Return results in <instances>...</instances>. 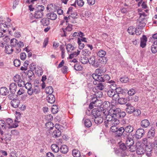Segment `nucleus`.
<instances>
[{"mask_svg": "<svg viewBox=\"0 0 157 157\" xmlns=\"http://www.w3.org/2000/svg\"><path fill=\"white\" fill-rule=\"evenodd\" d=\"M155 129L153 128H151L148 132L147 138L148 139H152L155 136Z\"/></svg>", "mask_w": 157, "mask_h": 157, "instance_id": "obj_15", "label": "nucleus"}, {"mask_svg": "<svg viewBox=\"0 0 157 157\" xmlns=\"http://www.w3.org/2000/svg\"><path fill=\"white\" fill-rule=\"evenodd\" d=\"M102 113L104 115V117L105 119L104 122L105 125L108 124V123L114 118V116L110 112L109 110H105L104 109L101 111Z\"/></svg>", "mask_w": 157, "mask_h": 157, "instance_id": "obj_3", "label": "nucleus"}, {"mask_svg": "<svg viewBox=\"0 0 157 157\" xmlns=\"http://www.w3.org/2000/svg\"><path fill=\"white\" fill-rule=\"evenodd\" d=\"M0 27L1 30L4 29L5 27L9 28L11 27V25H10L6 24H0Z\"/></svg>", "mask_w": 157, "mask_h": 157, "instance_id": "obj_56", "label": "nucleus"}, {"mask_svg": "<svg viewBox=\"0 0 157 157\" xmlns=\"http://www.w3.org/2000/svg\"><path fill=\"white\" fill-rule=\"evenodd\" d=\"M5 51L8 54H11L13 51V48L10 45H7L6 46V48L5 49Z\"/></svg>", "mask_w": 157, "mask_h": 157, "instance_id": "obj_24", "label": "nucleus"}, {"mask_svg": "<svg viewBox=\"0 0 157 157\" xmlns=\"http://www.w3.org/2000/svg\"><path fill=\"white\" fill-rule=\"evenodd\" d=\"M106 71V70L105 68H101L96 69L95 72L98 73V74H101L105 73Z\"/></svg>", "mask_w": 157, "mask_h": 157, "instance_id": "obj_50", "label": "nucleus"}, {"mask_svg": "<svg viewBox=\"0 0 157 157\" xmlns=\"http://www.w3.org/2000/svg\"><path fill=\"white\" fill-rule=\"evenodd\" d=\"M129 80V79L128 77L121 78L120 79L121 82L123 83H126Z\"/></svg>", "mask_w": 157, "mask_h": 157, "instance_id": "obj_61", "label": "nucleus"}, {"mask_svg": "<svg viewBox=\"0 0 157 157\" xmlns=\"http://www.w3.org/2000/svg\"><path fill=\"white\" fill-rule=\"evenodd\" d=\"M128 147V150L130 151L134 152L136 150V147L132 145V146Z\"/></svg>", "mask_w": 157, "mask_h": 157, "instance_id": "obj_60", "label": "nucleus"}, {"mask_svg": "<svg viewBox=\"0 0 157 157\" xmlns=\"http://www.w3.org/2000/svg\"><path fill=\"white\" fill-rule=\"evenodd\" d=\"M93 115L94 117V121L96 124H101L103 121V118L101 116V111L100 112L98 110L96 111H94L93 112Z\"/></svg>", "mask_w": 157, "mask_h": 157, "instance_id": "obj_2", "label": "nucleus"}, {"mask_svg": "<svg viewBox=\"0 0 157 157\" xmlns=\"http://www.w3.org/2000/svg\"><path fill=\"white\" fill-rule=\"evenodd\" d=\"M141 127L143 128H147L150 125V123L149 121L147 119H144L140 123Z\"/></svg>", "mask_w": 157, "mask_h": 157, "instance_id": "obj_16", "label": "nucleus"}, {"mask_svg": "<svg viewBox=\"0 0 157 157\" xmlns=\"http://www.w3.org/2000/svg\"><path fill=\"white\" fill-rule=\"evenodd\" d=\"M20 104V101L17 98L13 99L11 102V104L13 108H17Z\"/></svg>", "mask_w": 157, "mask_h": 157, "instance_id": "obj_13", "label": "nucleus"}, {"mask_svg": "<svg viewBox=\"0 0 157 157\" xmlns=\"http://www.w3.org/2000/svg\"><path fill=\"white\" fill-rule=\"evenodd\" d=\"M9 92L8 90L6 87H2L0 88V94L2 95H6Z\"/></svg>", "mask_w": 157, "mask_h": 157, "instance_id": "obj_25", "label": "nucleus"}, {"mask_svg": "<svg viewBox=\"0 0 157 157\" xmlns=\"http://www.w3.org/2000/svg\"><path fill=\"white\" fill-rule=\"evenodd\" d=\"M72 25H69L65 29L62 28V29L64 33V34L62 35V36H66L67 34V32H70L72 30Z\"/></svg>", "mask_w": 157, "mask_h": 157, "instance_id": "obj_18", "label": "nucleus"}, {"mask_svg": "<svg viewBox=\"0 0 157 157\" xmlns=\"http://www.w3.org/2000/svg\"><path fill=\"white\" fill-rule=\"evenodd\" d=\"M74 69L76 71L80 70L82 69V67L78 64L76 63L74 66Z\"/></svg>", "mask_w": 157, "mask_h": 157, "instance_id": "obj_63", "label": "nucleus"}, {"mask_svg": "<svg viewBox=\"0 0 157 157\" xmlns=\"http://www.w3.org/2000/svg\"><path fill=\"white\" fill-rule=\"evenodd\" d=\"M38 9L35 11L34 15L36 18L38 19L42 18L44 15L43 11L44 9V7L43 5H38Z\"/></svg>", "mask_w": 157, "mask_h": 157, "instance_id": "obj_4", "label": "nucleus"}, {"mask_svg": "<svg viewBox=\"0 0 157 157\" xmlns=\"http://www.w3.org/2000/svg\"><path fill=\"white\" fill-rule=\"evenodd\" d=\"M136 29L133 28V26H130L128 28V31L130 34L133 35L134 34Z\"/></svg>", "mask_w": 157, "mask_h": 157, "instance_id": "obj_43", "label": "nucleus"}, {"mask_svg": "<svg viewBox=\"0 0 157 157\" xmlns=\"http://www.w3.org/2000/svg\"><path fill=\"white\" fill-rule=\"evenodd\" d=\"M72 154L75 157H79L80 156L79 151L77 149H74L72 151Z\"/></svg>", "mask_w": 157, "mask_h": 157, "instance_id": "obj_41", "label": "nucleus"}, {"mask_svg": "<svg viewBox=\"0 0 157 157\" xmlns=\"http://www.w3.org/2000/svg\"><path fill=\"white\" fill-rule=\"evenodd\" d=\"M118 102L121 105H124L127 102V99L126 98H118Z\"/></svg>", "mask_w": 157, "mask_h": 157, "instance_id": "obj_37", "label": "nucleus"}, {"mask_svg": "<svg viewBox=\"0 0 157 157\" xmlns=\"http://www.w3.org/2000/svg\"><path fill=\"white\" fill-rule=\"evenodd\" d=\"M144 134V129L140 128H138L136 132L135 136L138 139L141 138Z\"/></svg>", "mask_w": 157, "mask_h": 157, "instance_id": "obj_10", "label": "nucleus"}, {"mask_svg": "<svg viewBox=\"0 0 157 157\" xmlns=\"http://www.w3.org/2000/svg\"><path fill=\"white\" fill-rule=\"evenodd\" d=\"M47 16L49 19L51 20H55L56 19L57 17L56 14L53 12L48 13L47 14Z\"/></svg>", "mask_w": 157, "mask_h": 157, "instance_id": "obj_27", "label": "nucleus"}, {"mask_svg": "<svg viewBox=\"0 0 157 157\" xmlns=\"http://www.w3.org/2000/svg\"><path fill=\"white\" fill-rule=\"evenodd\" d=\"M10 40V39L7 36H6L3 38V40L4 41H1L0 43V46L2 48L4 47L5 46V48H6V46H7V44L5 41L7 42L9 41Z\"/></svg>", "mask_w": 157, "mask_h": 157, "instance_id": "obj_29", "label": "nucleus"}, {"mask_svg": "<svg viewBox=\"0 0 157 157\" xmlns=\"http://www.w3.org/2000/svg\"><path fill=\"white\" fill-rule=\"evenodd\" d=\"M80 51L77 50V52H75L73 53L72 54H71L69 56V58L72 59L74 57H76L79 54Z\"/></svg>", "mask_w": 157, "mask_h": 157, "instance_id": "obj_45", "label": "nucleus"}, {"mask_svg": "<svg viewBox=\"0 0 157 157\" xmlns=\"http://www.w3.org/2000/svg\"><path fill=\"white\" fill-rule=\"evenodd\" d=\"M45 91L47 94H52L53 92V89L52 86H49L46 88Z\"/></svg>", "mask_w": 157, "mask_h": 157, "instance_id": "obj_47", "label": "nucleus"}, {"mask_svg": "<svg viewBox=\"0 0 157 157\" xmlns=\"http://www.w3.org/2000/svg\"><path fill=\"white\" fill-rule=\"evenodd\" d=\"M71 16H69L68 17L66 16L64 17V19L66 20L67 23L68 22V20L70 19L71 17L73 18H77V14L76 13H71Z\"/></svg>", "mask_w": 157, "mask_h": 157, "instance_id": "obj_34", "label": "nucleus"}, {"mask_svg": "<svg viewBox=\"0 0 157 157\" xmlns=\"http://www.w3.org/2000/svg\"><path fill=\"white\" fill-rule=\"evenodd\" d=\"M48 102L51 103H53L55 101V98L52 94H49L47 97V99Z\"/></svg>", "mask_w": 157, "mask_h": 157, "instance_id": "obj_23", "label": "nucleus"}, {"mask_svg": "<svg viewBox=\"0 0 157 157\" xmlns=\"http://www.w3.org/2000/svg\"><path fill=\"white\" fill-rule=\"evenodd\" d=\"M133 127L131 125H128L124 128V131L125 132L130 133L132 132L133 131Z\"/></svg>", "mask_w": 157, "mask_h": 157, "instance_id": "obj_28", "label": "nucleus"}, {"mask_svg": "<svg viewBox=\"0 0 157 157\" xmlns=\"http://www.w3.org/2000/svg\"><path fill=\"white\" fill-rule=\"evenodd\" d=\"M104 84L101 82H98V85L96 86V88L100 90H102L104 88Z\"/></svg>", "mask_w": 157, "mask_h": 157, "instance_id": "obj_48", "label": "nucleus"}, {"mask_svg": "<svg viewBox=\"0 0 157 157\" xmlns=\"http://www.w3.org/2000/svg\"><path fill=\"white\" fill-rule=\"evenodd\" d=\"M78 43L79 45V48L80 49H82L84 47V44L80 41V40L79 39Z\"/></svg>", "mask_w": 157, "mask_h": 157, "instance_id": "obj_62", "label": "nucleus"}, {"mask_svg": "<svg viewBox=\"0 0 157 157\" xmlns=\"http://www.w3.org/2000/svg\"><path fill=\"white\" fill-rule=\"evenodd\" d=\"M61 135L60 130L55 129L52 133V137L55 138H57Z\"/></svg>", "mask_w": 157, "mask_h": 157, "instance_id": "obj_20", "label": "nucleus"}, {"mask_svg": "<svg viewBox=\"0 0 157 157\" xmlns=\"http://www.w3.org/2000/svg\"><path fill=\"white\" fill-rule=\"evenodd\" d=\"M99 60L100 61L99 63H101L103 64H105L107 61V59L105 57H101Z\"/></svg>", "mask_w": 157, "mask_h": 157, "instance_id": "obj_52", "label": "nucleus"}, {"mask_svg": "<svg viewBox=\"0 0 157 157\" xmlns=\"http://www.w3.org/2000/svg\"><path fill=\"white\" fill-rule=\"evenodd\" d=\"M17 88V85L15 83H12L10 85L9 89L10 93H15Z\"/></svg>", "mask_w": 157, "mask_h": 157, "instance_id": "obj_21", "label": "nucleus"}, {"mask_svg": "<svg viewBox=\"0 0 157 157\" xmlns=\"http://www.w3.org/2000/svg\"><path fill=\"white\" fill-rule=\"evenodd\" d=\"M13 63L16 67L19 66L21 64L20 61L18 59H15L13 61Z\"/></svg>", "mask_w": 157, "mask_h": 157, "instance_id": "obj_57", "label": "nucleus"}, {"mask_svg": "<svg viewBox=\"0 0 157 157\" xmlns=\"http://www.w3.org/2000/svg\"><path fill=\"white\" fill-rule=\"evenodd\" d=\"M18 44L17 40L15 38H13L10 41V45L13 48L16 47Z\"/></svg>", "mask_w": 157, "mask_h": 157, "instance_id": "obj_35", "label": "nucleus"}, {"mask_svg": "<svg viewBox=\"0 0 157 157\" xmlns=\"http://www.w3.org/2000/svg\"><path fill=\"white\" fill-rule=\"evenodd\" d=\"M79 60L83 64H86L89 61L88 58L84 56L81 57L80 59Z\"/></svg>", "mask_w": 157, "mask_h": 157, "instance_id": "obj_36", "label": "nucleus"}, {"mask_svg": "<svg viewBox=\"0 0 157 157\" xmlns=\"http://www.w3.org/2000/svg\"><path fill=\"white\" fill-rule=\"evenodd\" d=\"M120 123L119 121L117 119L113 118L112 120L109 122L107 124L105 125L106 127H109L112 126H117Z\"/></svg>", "mask_w": 157, "mask_h": 157, "instance_id": "obj_11", "label": "nucleus"}, {"mask_svg": "<svg viewBox=\"0 0 157 157\" xmlns=\"http://www.w3.org/2000/svg\"><path fill=\"white\" fill-rule=\"evenodd\" d=\"M126 111L128 113L131 114L134 111L135 108L131 104L128 103L126 104Z\"/></svg>", "mask_w": 157, "mask_h": 157, "instance_id": "obj_12", "label": "nucleus"}, {"mask_svg": "<svg viewBox=\"0 0 157 157\" xmlns=\"http://www.w3.org/2000/svg\"><path fill=\"white\" fill-rule=\"evenodd\" d=\"M152 148L151 146L150 147L148 146H146L145 151L147 156H150L152 152Z\"/></svg>", "mask_w": 157, "mask_h": 157, "instance_id": "obj_32", "label": "nucleus"}, {"mask_svg": "<svg viewBox=\"0 0 157 157\" xmlns=\"http://www.w3.org/2000/svg\"><path fill=\"white\" fill-rule=\"evenodd\" d=\"M40 22L43 26H47L50 24V22L48 18H44L41 20Z\"/></svg>", "mask_w": 157, "mask_h": 157, "instance_id": "obj_26", "label": "nucleus"}, {"mask_svg": "<svg viewBox=\"0 0 157 157\" xmlns=\"http://www.w3.org/2000/svg\"><path fill=\"white\" fill-rule=\"evenodd\" d=\"M136 153L139 155L144 154L145 150L142 146V144L141 143L138 142L136 143Z\"/></svg>", "mask_w": 157, "mask_h": 157, "instance_id": "obj_7", "label": "nucleus"}, {"mask_svg": "<svg viewBox=\"0 0 157 157\" xmlns=\"http://www.w3.org/2000/svg\"><path fill=\"white\" fill-rule=\"evenodd\" d=\"M11 93L8 96V98L10 100H13V99H14V97L15 96V93Z\"/></svg>", "mask_w": 157, "mask_h": 157, "instance_id": "obj_64", "label": "nucleus"}, {"mask_svg": "<svg viewBox=\"0 0 157 157\" xmlns=\"http://www.w3.org/2000/svg\"><path fill=\"white\" fill-rule=\"evenodd\" d=\"M13 79L15 82L17 83V85L19 87H22L25 84V82L23 81L19 75H16L13 77Z\"/></svg>", "mask_w": 157, "mask_h": 157, "instance_id": "obj_6", "label": "nucleus"}, {"mask_svg": "<svg viewBox=\"0 0 157 157\" xmlns=\"http://www.w3.org/2000/svg\"><path fill=\"white\" fill-rule=\"evenodd\" d=\"M103 94L101 91H99L95 93L94 96L95 98H100L102 97Z\"/></svg>", "mask_w": 157, "mask_h": 157, "instance_id": "obj_49", "label": "nucleus"}, {"mask_svg": "<svg viewBox=\"0 0 157 157\" xmlns=\"http://www.w3.org/2000/svg\"><path fill=\"white\" fill-rule=\"evenodd\" d=\"M140 46L142 48H144L146 45V43L147 41V38L145 35H143L142 38H140Z\"/></svg>", "mask_w": 157, "mask_h": 157, "instance_id": "obj_22", "label": "nucleus"}, {"mask_svg": "<svg viewBox=\"0 0 157 157\" xmlns=\"http://www.w3.org/2000/svg\"><path fill=\"white\" fill-rule=\"evenodd\" d=\"M108 96L111 98H112L113 100L116 101L117 100L119 97L118 94L116 93L115 90H109L107 92Z\"/></svg>", "mask_w": 157, "mask_h": 157, "instance_id": "obj_8", "label": "nucleus"}, {"mask_svg": "<svg viewBox=\"0 0 157 157\" xmlns=\"http://www.w3.org/2000/svg\"><path fill=\"white\" fill-rule=\"evenodd\" d=\"M134 141L133 139L132 138V137H129V136L126 140V144L127 146L128 147L130 146H132L133 145Z\"/></svg>", "mask_w": 157, "mask_h": 157, "instance_id": "obj_19", "label": "nucleus"}, {"mask_svg": "<svg viewBox=\"0 0 157 157\" xmlns=\"http://www.w3.org/2000/svg\"><path fill=\"white\" fill-rule=\"evenodd\" d=\"M51 148L52 150L55 152H57L59 151V147L57 144H54L51 146Z\"/></svg>", "mask_w": 157, "mask_h": 157, "instance_id": "obj_38", "label": "nucleus"}, {"mask_svg": "<svg viewBox=\"0 0 157 157\" xmlns=\"http://www.w3.org/2000/svg\"><path fill=\"white\" fill-rule=\"evenodd\" d=\"M84 124L85 126L90 127L92 125V123L90 120L88 119H86L84 121Z\"/></svg>", "mask_w": 157, "mask_h": 157, "instance_id": "obj_42", "label": "nucleus"}, {"mask_svg": "<svg viewBox=\"0 0 157 157\" xmlns=\"http://www.w3.org/2000/svg\"><path fill=\"white\" fill-rule=\"evenodd\" d=\"M45 125L47 128L48 130H50L52 129L54 127V124L51 122L46 123Z\"/></svg>", "mask_w": 157, "mask_h": 157, "instance_id": "obj_39", "label": "nucleus"}, {"mask_svg": "<svg viewBox=\"0 0 157 157\" xmlns=\"http://www.w3.org/2000/svg\"><path fill=\"white\" fill-rule=\"evenodd\" d=\"M60 151L63 153L66 154L68 151V148L67 146L65 145H62L60 148Z\"/></svg>", "mask_w": 157, "mask_h": 157, "instance_id": "obj_30", "label": "nucleus"}, {"mask_svg": "<svg viewBox=\"0 0 157 157\" xmlns=\"http://www.w3.org/2000/svg\"><path fill=\"white\" fill-rule=\"evenodd\" d=\"M109 110L110 113L113 115H115L117 117L119 115V112L121 111V109L119 108H111Z\"/></svg>", "mask_w": 157, "mask_h": 157, "instance_id": "obj_14", "label": "nucleus"}, {"mask_svg": "<svg viewBox=\"0 0 157 157\" xmlns=\"http://www.w3.org/2000/svg\"><path fill=\"white\" fill-rule=\"evenodd\" d=\"M74 48V47L71 44H68L67 45L66 49L68 52L73 50Z\"/></svg>", "mask_w": 157, "mask_h": 157, "instance_id": "obj_53", "label": "nucleus"}, {"mask_svg": "<svg viewBox=\"0 0 157 157\" xmlns=\"http://www.w3.org/2000/svg\"><path fill=\"white\" fill-rule=\"evenodd\" d=\"M52 112L53 114H55L58 112V109L56 105H53L52 108Z\"/></svg>", "mask_w": 157, "mask_h": 157, "instance_id": "obj_55", "label": "nucleus"}, {"mask_svg": "<svg viewBox=\"0 0 157 157\" xmlns=\"http://www.w3.org/2000/svg\"><path fill=\"white\" fill-rule=\"evenodd\" d=\"M91 52L88 49H83L81 52V54L84 56H88Z\"/></svg>", "mask_w": 157, "mask_h": 157, "instance_id": "obj_46", "label": "nucleus"}, {"mask_svg": "<svg viewBox=\"0 0 157 157\" xmlns=\"http://www.w3.org/2000/svg\"><path fill=\"white\" fill-rule=\"evenodd\" d=\"M116 126H111V127L110 128V131L112 132H115V133H116L118 128Z\"/></svg>", "mask_w": 157, "mask_h": 157, "instance_id": "obj_59", "label": "nucleus"}, {"mask_svg": "<svg viewBox=\"0 0 157 157\" xmlns=\"http://www.w3.org/2000/svg\"><path fill=\"white\" fill-rule=\"evenodd\" d=\"M33 89V94H38L40 92V89L38 86H35Z\"/></svg>", "mask_w": 157, "mask_h": 157, "instance_id": "obj_54", "label": "nucleus"}, {"mask_svg": "<svg viewBox=\"0 0 157 157\" xmlns=\"http://www.w3.org/2000/svg\"><path fill=\"white\" fill-rule=\"evenodd\" d=\"M106 54V52L105 51L100 50L98 52L97 55L98 56L101 58L104 57Z\"/></svg>", "mask_w": 157, "mask_h": 157, "instance_id": "obj_44", "label": "nucleus"}, {"mask_svg": "<svg viewBox=\"0 0 157 157\" xmlns=\"http://www.w3.org/2000/svg\"><path fill=\"white\" fill-rule=\"evenodd\" d=\"M88 62L90 64H91L94 67H97L100 66V64L99 62L95 61V57L94 56H92L89 59Z\"/></svg>", "mask_w": 157, "mask_h": 157, "instance_id": "obj_9", "label": "nucleus"}, {"mask_svg": "<svg viewBox=\"0 0 157 157\" xmlns=\"http://www.w3.org/2000/svg\"><path fill=\"white\" fill-rule=\"evenodd\" d=\"M103 107L102 108L103 110L105 109V110H109V109L110 108V103L109 101H105L103 103Z\"/></svg>", "mask_w": 157, "mask_h": 157, "instance_id": "obj_33", "label": "nucleus"}, {"mask_svg": "<svg viewBox=\"0 0 157 157\" xmlns=\"http://www.w3.org/2000/svg\"><path fill=\"white\" fill-rule=\"evenodd\" d=\"M102 101L100 100H99L94 97L91 100V103L89 105V107L90 109H92L93 106L99 107L101 105Z\"/></svg>", "mask_w": 157, "mask_h": 157, "instance_id": "obj_5", "label": "nucleus"}, {"mask_svg": "<svg viewBox=\"0 0 157 157\" xmlns=\"http://www.w3.org/2000/svg\"><path fill=\"white\" fill-rule=\"evenodd\" d=\"M75 2L78 6L80 7L82 6L84 4V2L82 0H77Z\"/></svg>", "mask_w": 157, "mask_h": 157, "instance_id": "obj_58", "label": "nucleus"}, {"mask_svg": "<svg viewBox=\"0 0 157 157\" xmlns=\"http://www.w3.org/2000/svg\"><path fill=\"white\" fill-rule=\"evenodd\" d=\"M136 90L133 89L132 88L130 89L128 92V95L131 96L134 95L136 93Z\"/></svg>", "mask_w": 157, "mask_h": 157, "instance_id": "obj_51", "label": "nucleus"}, {"mask_svg": "<svg viewBox=\"0 0 157 157\" xmlns=\"http://www.w3.org/2000/svg\"><path fill=\"white\" fill-rule=\"evenodd\" d=\"M151 50L153 53H155L157 52V42H155V41L154 42L151 46Z\"/></svg>", "mask_w": 157, "mask_h": 157, "instance_id": "obj_31", "label": "nucleus"}, {"mask_svg": "<svg viewBox=\"0 0 157 157\" xmlns=\"http://www.w3.org/2000/svg\"><path fill=\"white\" fill-rule=\"evenodd\" d=\"M13 122L12 120L10 118L7 119L6 123L3 120H0V132L2 135H3L4 132L7 131L9 129L11 128Z\"/></svg>", "mask_w": 157, "mask_h": 157, "instance_id": "obj_1", "label": "nucleus"}, {"mask_svg": "<svg viewBox=\"0 0 157 157\" xmlns=\"http://www.w3.org/2000/svg\"><path fill=\"white\" fill-rule=\"evenodd\" d=\"M124 128L121 127L117 129V132L115 133L116 137H120L122 135L124 132Z\"/></svg>", "mask_w": 157, "mask_h": 157, "instance_id": "obj_17", "label": "nucleus"}, {"mask_svg": "<svg viewBox=\"0 0 157 157\" xmlns=\"http://www.w3.org/2000/svg\"><path fill=\"white\" fill-rule=\"evenodd\" d=\"M108 82L109 83H112V84H113V85H111L110 87H109L110 90H115V89H116L117 86L115 82L113 80H111L109 81Z\"/></svg>", "mask_w": 157, "mask_h": 157, "instance_id": "obj_40", "label": "nucleus"}]
</instances>
